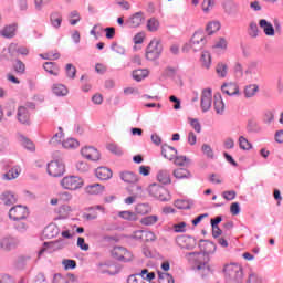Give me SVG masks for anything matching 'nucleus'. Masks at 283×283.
<instances>
[{
    "label": "nucleus",
    "instance_id": "nucleus-31",
    "mask_svg": "<svg viewBox=\"0 0 283 283\" xmlns=\"http://www.w3.org/2000/svg\"><path fill=\"white\" fill-rule=\"evenodd\" d=\"M157 180L161 182V185H170L171 176L168 170H159L157 174Z\"/></svg>",
    "mask_w": 283,
    "mask_h": 283
},
{
    "label": "nucleus",
    "instance_id": "nucleus-8",
    "mask_svg": "<svg viewBox=\"0 0 283 283\" xmlns=\"http://www.w3.org/2000/svg\"><path fill=\"white\" fill-rule=\"evenodd\" d=\"M30 216V211H28V207L25 206H14L9 210L10 220H25Z\"/></svg>",
    "mask_w": 283,
    "mask_h": 283
},
{
    "label": "nucleus",
    "instance_id": "nucleus-30",
    "mask_svg": "<svg viewBox=\"0 0 283 283\" xmlns=\"http://www.w3.org/2000/svg\"><path fill=\"white\" fill-rule=\"evenodd\" d=\"M66 245L67 242H65L63 239H59L51 243L44 242V247H50V249H53V251H61V249H65Z\"/></svg>",
    "mask_w": 283,
    "mask_h": 283
},
{
    "label": "nucleus",
    "instance_id": "nucleus-57",
    "mask_svg": "<svg viewBox=\"0 0 283 283\" xmlns=\"http://www.w3.org/2000/svg\"><path fill=\"white\" fill-rule=\"evenodd\" d=\"M273 120H275V115L273 114V112L266 111L263 115V123H265V125H271Z\"/></svg>",
    "mask_w": 283,
    "mask_h": 283
},
{
    "label": "nucleus",
    "instance_id": "nucleus-32",
    "mask_svg": "<svg viewBox=\"0 0 283 283\" xmlns=\"http://www.w3.org/2000/svg\"><path fill=\"white\" fill-rule=\"evenodd\" d=\"M214 111L217 114H224V101L220 94L214 95Z\"/></svg>",
    "mask_w": 283,
    "mask_h": 283
},
{
    "label": "nucleus",
    "instance_id": "nucleus-18",
    "mask_svg": "<svg viewBox=\"0 0 283 283\" xmlns=\"http://www.w3.org/2000/svg\"><path fill=\"white\" fill-rule=\"evenodd\" d=\"M0 200L6 207H12L17 203V196L10 191H6L1 195Z\"/></svg>",
    "mask_w": 283,
    "mask_h": 283
},
{
    "label": "nucleus",
    "instance_id": "nucleus-14",
    "mask_svg": "<svg viewBox=\"0 0 283 283\" xmlns=\"http://www.w3.org/2000/svg\"><path fill=\"white\" fill-rule=\"evenodd\" d=\"M17 118L21 125H30V112L25 106H19L17 112Z\"/></svg>",
    "mask_w": 283,
    "mask_h": 283
},
{
    "label": "nucleus",
    "instance_id": "nucleus-13",
    "mask_svg": "<svg viewBox=\"0 0 283 283\" xmlns=\"http://www.w3.org/2000/svg\"><path fill=\"white\" fill-rule=\"evenodd\" d=\"M0 247L3 251H12V249L19 247V239L14 237H6L1 240Z\"/></svg>",
    "mask_w": 283,
    "mask_h": 283
},
{
    "label": "nucleus",
    "instance_id": "nucleus-1",
    "mask_svg": "<svg viewBox=\"0 0 283 283\" xmlns=\"http://www.w3.org/2000/svg\"><path fill=\"white\" fill-rule=\"evenodd\" d=\"M200 242H205V253L202 252H187L185 259L191 264L195 271L200 273L201 277H207L213 273V268L209 264V253H216V243L209 240L201 239Z\"/></svg>",
    "mask_w": 283,
    "mask_h": 283
},
{
    "label": "nucleus",
    "instance_id": "nucleus-38",
    "mask_svg": "<svg viewBox=\"0 0 283 283\" xmlns=\"http://www.w3.org/2000/svg\"><path fill=\"white\" fill-rule=\"evenodd\" d=\"M223 10L226 12V14H234L238 6L235 4V2H233V0H226L223 3Z\"/></svg>",
    "mask_w": 283,
    "mask_h": 283
},
{
    "label": "nucleus",
    "instance_id": "nucleus-49",
    "mask_svg": "<svg viewBox=\"0 0 283 283\" xmlns=\"http://www.w3.org/2000/svg\"><path fill=\"white\" fill-rule=\"evenodd\" d=\"M218 30H220V22L214 21V22H209L207 28H206V32L211 35L214 32H218Z\"/></svg>",
    "mask_w": 283,
    "mask_h": 283
},
{
    "label": "nucleus",
    "instance_id": "nucleus-29",
    "mask_svg": "<svg viewBox=\"0 0 283 283\" xmlns=\"http://www.w3.org/2000/svg\"><path fill=\"white\" fill-rule=\"evenodd\" d=\"M172 176H175L177 180H185V178H191V172L185 168H177L174 170Z\"/></svg>",
    "mask_w": 283,
    "mask_h": 283
},
{
    "label": "nucleus",
    "instance_id": "nucleus-27",
    "mask_svg": "<svg viewBox=\"0 0 283 283\" xmlns=\"http://www.w3.org/2000/svg\"><path fill=\"white\" fill-rule=\"evenodd\" d=\"M103 191H105V186L101 184H93L86 187V192L91 196H98L99 193H103Z\"/></svg>",
    "mask_w": 283,
    "mask_h": 283
},
{
    "label": "nucleus",
    "instance_id": "nucleus-51",
    "mask_svg": "<svg viewBox=\"0 0 283 283\" xmlns=\"http://www.w3.org/2000/svg\"><path fill=\"white\" fill-rule=\"evenodd\" d=\"M175 207L177 209H191V203L189 200L178 199L175 201Z\"/></svg>",
    "mask_w": 283,
    "mask_h": 283
},
{
    "label": "nucleus",
    "instance_id": "nucleus-15",
    "mask_svg": "<svg viewBox=\"0 0 283 283\" xmlns=\"http://www.w3.org/2000/svg\"><path fill=\"white\" fill-rule=\"evenodd\" d=\"M221 92L228 96H238L240 94V87L235 83H224L221 86Z\"/></svg>",
    "mask_w": 283,
    "mask_h": 283
},
{
    "label": "nucleus",
    "instance_id": "nucleus-46",
    "mask_svg": "<svg viewBox=\"0 0 283 283\" xmlns=\"http://www.w3.org/2000/svg\"><path fill=\"white\" fill-rule=\"evenodd\" d=\"M239 147L240 149H243V150L253 149V145H251L249 139L245 138L244 136L239 137Z\"/></svg>",
    "mask_w": 283,
    "mask_h": 283
},
{
    "label": "nucleus",
    "instance_id": "nucleus-16",
    "mask_svg": "<svg viewBox=\"0 0 283 283\" xmlns=\"http://www.w3.org/2000/svg\"><path fill=\"white\" fill-rule=\"evenodd\" d=\"M259 28L263 30L265 36H275V28H273V24L266 19L259 20Z\"/></svg>",
    "mask_w": 283,
    "mask_h": 283
},
{
    "label": "nucleus",
    "instance_id": "nucleus-60",
    "mask_svg": "<svg viewBox=\"0 0 283 283\" xmlns=\"http://www.w3.org/2000/svg\"><path fill=\"white\" fill-rule=\"evenodd\" d=\"M76 169L81 174H85V172L90 171V165H87V163H85V161H78L76 164Z\"/></svg>",
    "mask_w": 283,
    "mask_h": 283
},
{
    "label": "nucleus",
    "instance_id": "nucleus-40",
    "mask_svg": "<svg viewBox=\"0 0 283 283\" xmlns=\"http://www.w3.org/2000/svg\"><path fill=\"white\" fill-rule=\"evenodd\" d=\"M118 217L123 218V220H129L130 222H136V220H138V216L135 212H132L129 210L120 211L118 213Z\"/></svg>",
    "mask_w": 283,
    "mask_h": 283
},
{
    "label": "nucleus",
    "instance_id": "nucleus-23",
    "mask_svg": "<svg viewBox=\"0 0 283 283\" xmlns=\"http://www.w3.org/2000/svg\"><path fill=\"white\" fill-rule=\"evenodd\" d=\"M43 69L52 76H59V73L61 72V69L54 62H45Z\"/></svg>",
    "mask_w": 283,
    "mask_h": 283
},
{
    "label": "nucleus",
    "instance_id": "nucleus-44",
    "mask_svg": "<svg viewBox=\"0 0 283 283\" xmlns=\"http://www.w3.org/2000/svg\"><path fill=\"white\" fill-rule=\"evenodd\" d=\"M14 229L19 231V233H25L28 231V222L24 220H13Z\"/></svg>",
    "mask_w": 283,
    "mask_h": 283
},
{
    "label": "nucleus",
    "instance_id": "nucleus-25",
    "mask_svg": "<svg viewBox=\"0 0 283 283\" xmlns=\"http://www.w3.org/2000/svg\"><path fill=\"white\" fill-rule=\"evenodd\" d=\"M258 92H260V86L258 84H249L244 87L243 94L245 98H253Z\"/></svg>",
    "mask_w": 283,
    "mask_h": 283
},
{
    "label": "nucleus",
    "instance_id": "nucleus-7",
    "mask_svg": "<svg viewBox=\"0 0 283 283\" xmlns=\"http://www.w3.org/2000/svg\"><path fill=\"white\" fill-rule=\"evenodd\" d=\"M190 49L195 52H200L205 45H207V36L202 31H197L193 33L189 42Z\"/></svg>",
    "mask_w": 283,
    "mask_h": 283
},
{
    "label": "nucleus",
    "instance_id": "nucleus-4",
    "mask_svg": "<svg viewBox=\"0 0 283 283\" xmlns=\"http://www.w3.org/2000/svg\"><path fill=\"white\" fill-rule=\"evenodd\" d=\"M148 193L153 198H157V200H160L161 202H167L170 200L169 191L165 189V187L158 185V184H151L148 187Z\"/></svg>",
    "mask_w": 283,
    "mask_h": 283
},
{
    "label": "nucleus",
    "instance_id": "nucleus-64",
    "mask_svg": "<svg viewBox=\"0 0 283 283\" xmlns=\"http://www.w3.org/2000/svg\"><path fill=\"white\" fill-rule=\"evenodd\" d=\"M127 283H145V281H143L142 276L137 273L129 275Z\"/></svg>",
    "mask_w": 283,
    "mask_h": 283
},
{
    "label": "nucleus",
    "instance_id": "nucleus-24",
    "mask_svg": "<svg viewBox=\"0 0 283 283\" xmlns=\"http://www.w3.org/2000/svg\"><path fill=\"white\" fill-rule=\"evenodd\" d=\"M159 220L160 218L157 214H150L143 217L139 222L144 227H154V224H156Z\"/></svg>",
    "mask_w": 283,
    "mask_h": 283
},
{
    "label": "nucleus",
    "instance_id": "nucleus-34",
    "mask_svg": "<svg viewBox=\"0 0 283 283\" xmlns=\"http://www.w3.org/2000/svg\"><path fill=\"white\" fill-rule=\"evenodd\" d=\"M135 211L139 216H147L148 213H151L153 209L149 203H138L135 208Z\"/></svg>",
    "mask_w": 283,
    "mask_h": 283
},
{
    "label": "nucleus",
    "instance_id": "nucleus-52",
    "mask_svg": "<svg viewBox=\"0 0 283 283\" xmlns=\"http://www.w3.org/2000/svg\"><path fill=\"white\" fill-rule=\"evenodd\" d=\"M65 72L67 78H76V66L74 64H66Z\"/></svg>",
    "mask_w": 283,
    "mask_h": 283
},
{
    "label": "nucleus",
    "instance_id": "nucleus-9",
    "mask_svg": "<svg viewBox=\"0 0 283 283\" xmlns=\"http://www.w3.org/2000/svg\"><path fill=\"white\" fill-rule=\"evenodd\" d=\"M112 255L115 260H119L122 262H129L132 260V252L123 247H115L112 250Z\"/></svg>",
    "mask_w": 283,
    "mask_h": 283
},
{
    "label": "nucleus",
    "instance_id": "nucleus-28",
    "mask_svg": "<svg viewBox=\"0 0 283 283\" xmlns=\"http://www.w3.org/2000/svg\"><path fill=\"white\" fill-rule=\"evenodd\" d=\"M200 63H201V66L205 70H210V67H211V53H209V51H203L201 53Z\"/></svg>",
    "mask_w": 283,
    "mask_h": 283
},
{
    "label": "nucleus",
    "instance_id": "nucleus-17",
    "mask_svg": "<svg viewBox=\"0 0 283 283\" xmlns=\"http://www.w3.org/2000/svg\"><path fill=\"white\" fill-rule=\"evenodd\" d=\"M161 155L167 160H174L176 158V156H178V150L167 144H164L161 146Z\"/></svg>",
    "mask_w": 283,
    "mask_h": 283
},
{
    "label": "nucleus",
    "instance_id": "nucleus-63",
    "mask_svg": "<svg viewBox=\"0 0 283 283\" xmlns=\"http://www.w3.org/2000/svg\"><path fill=\"white\" fill-rule=\"evenodd\" d=\"M14 70L18 74H23L25 72V64L21 60H17L14 64Z\"/></svg>",
    "mask_w": 283,
    "mask_h": 283
},
{
    "label": "nucleus",
    "instance_id": "nucleus-11",
    "mask_svg": "<svg viewBox=\"0 0 283 283\" xmlns=\"http://www.w3.org/2000/svg\"><path fill=\"white\" fill-rule=\"evenodd\" d=\"M212 101L213 96L211 94V88H205L201 93V109L203 113L209 112V109H211Z\"/></svg>",
    "mask_w": 283,
    "mask_h": 283
},
{
    "label": "nucleus",
    "instance_id": "nucleus-62",
    "mask_svg": "<svg viewBox=\"0 0 283 283\" xmlns=\"http://www.w3.org/2000/svg\"><path fill=\"white\" fill-rule=\"evenodd\" d=\"M30 256H20L17 261V269H25V264H28Z\"/></svg>",
    "mask_w": 283,
    "mask_h": 283
},
{
    "label": "nucleus",
    "instance_id": "nucleus-20",
    "mask_svg": "<svg viewBox=\"0 0 283 283\" xmlns=\"http://www.w3.org/2000/svg\"><path fill=\"white\" fill-rule=\"evenodd\" d=\"M132 76L134 81H137V83H140V81H144V78H147V76H149V70L147 69L134 70L132 73Z\"/></svg>",
    "mask_w": 283,
    "mask_h": 283
},
{
    "label": "nucleus",
    "instance_id": "nucleus-54",
    "mask_svg": "<svg viewBox=\"0 0 283 283\" xmlns=\"http://www.w3.org/2000/svg\"><path fill=\"white\" fill-rule=\"evenodd\" d=\"M41 59H44V61H57V59H61L60 53H52L49 52L46 54H40Z\"/></svg>",
    "mask_w": 283,
    "mask_h": 283
},
{
    "label": "nucleus",
    "instance_id": "nucleus-55",
    "mask_svg": "<svg viewBox=\"0 0 283 283\" xmlns=\"http://www.w3.org/2000/svg\"><path fill=\"white\" fill-rule=\"evenodd\" d=\"M21 145L24 146V148L28 149L29 151H34L35 149L34 143H32V140L25 137H21Z\"/></svg>",
    "mask_w": 283,
    "mask_h": 283
},
{
    "label": "nucleus",
    "instance_id": "nucleus-2",
    "mask_svg": "<svg viewBox=\"0 0 283 283\" xmlns=\"http://www.w3.org/2000/svg\"><path fill=\"white\" fill-rule=\"evenodd\" d=\"M223 271L227 283H242L244 280V271L242 270V265L238 263H230L226 265Z\"/></svg>",
    "mask_w": 283,
    "mask_h": 283
},
{
    "label": "nucleus",
    "instance_id": "nucleus-35",
    "mask_svg": "<svg viewBox=\"0 0 283 283\" xmlns=\"http://www.w3.org/2000/svg\"><path fill=\"white\" fill-rule=\"evenodd\" d=\"M20 174H21V167L14 166L7 174L3 175V178L6 180H14L15 178H19Z\"/></svg>",
    "mask_w": 283,
    "mask_h": 283
},
{
    "label": "nucleus",
    "instance_id": "nucleus-45",
    "mask_svg": "<svg viewBox=\"0 0 283 283\" xmlns=\"http://www.w3.org/2000/svg\"><path fill=\"white\" fill-rule=\"evenodd\" d=\"M106 149H108L111 154H115V156H123V148H120V146L117 144H107Z\"/></svg>",
    "mask_w": 283,
    "mask_h": 283
},
{
    "label": "nucleus",
    "instance_id": "nucleus-37",
    "mask_svg": "<svg viewBox=\"0 0 283 283\" xmlns=\"http://www.w3.org/2000/svg\"><path fill=\"white\" fill-rule=\"evenodd\" d=\"M52 92L55 96H67V87L63 84H54L52 86Z\"/></svg>",
    "mask_w": 283,
    "mask_h": 283
},
{
    "label": "nucleus",
    "instance_id": "nucleus-12",
    "mask_svg": "<svg viewBox=\"0 0 283 283\" xmlns=\"http://www.w3.org/2000/svg\"><path fill=\"white\" fill-rule=\"evenodd\" d=\"M145 21V13L143 11L136 12L126 20L125 25L128 28H140Z\"/></svg>",
    "mask_w": 283,
    "mask_h": 283
},
{
    "label": "nucleus",
    "instance_id": "nucleus-42",
    "mask_svg": "<svg viewBox=\"0 0 283 283\" xmlns=\"http://www.w3.org/2000/svg\"><path fill=\"white\" fill-rule=\"evenodd\" d=\"M78 140L75 138H67L66 140L62 142V146L64 149H76L78 147Z\"/></svg>",
    "mask_w": 283,
    "mask_h": 283
},
{
    "label": "nucleus",
    "instance_id": "nucleus-36",
    "mask_svg": "<svg viewBox=\"0 0 283 283\" xmlns=\"http://www.w3.org/2000/svg\"><path fill=\"white\" fill-rule=\"evenodd\" d=\"M217 76L219 78H227V74L229 72V66L222 62H219L216 66Z\"/></svg>",
    "mask_w": 283,
    "mask_h": 283
},
{
    "label": "nucleus",
    "instance_id": "nucleus-43",
    "mask_svg": "<svg viewBox=\"0 0 283 283\" xmlns=\"http://www.w3.org/2000/svg\"><path fill=\"white\" fill-rule=\"evenodd\" d=\"M44 235L46 238H56V235H59V228H56V226H48L44 229Z\"/></svg>",
    "mask_w": 283,
    "mask_h": 283
},
{
    "label": "nucleus",
    "instance_id": "nucleus-19",
    "mask_svg": "<svg viewBox=\"0 0 283 283\" xmlns=\"http://www.w3.org/2000/svg\"><path fill=\"white\" fill-rule=\"evenodd\" d=\"M95 176L98 178V180H109V178L113 176L112 169L107 167H98L95 170Z\"/></svg>",
    "mask_w": 283,
    "mask_h": 283
},
{
    "label": "nucleus",
    "instance_id": "nucleus-39",
    "mask_svg": "<svg viewBox=\"0 0 283 283\" xmlns=\"http://www.w3.org/2000/svg\"><path fill=\"white\" fill-rule=\"evenodd\" d=\"M159 28H160V21H158V19L150 18L147 21V30H148V32H158Z\"/></svg>",
    "mask_w": 283,
    "mask_h": 283
},
{
    "label": "nucleus",
    "instance_id": "nucleus-56",
    "mask_svg": "<svg viewBox=\"0 0 283 283\" xmlns=\"http://www.w3.org/2000/svg\"><path fill=\"white\" fill-rule=\"evenodd\" d=\"M261 130L262 128L260 127V125L256 124V122H253V120L248 122V132L258 134V132H261Z\"/></svg>",
    "mask_w": 283,
    "mask_h": 283
},
{
    "label": "nucleus",
    "instance_id": "nucleus-26",
    "mask_svg": "<svg viewBox=\"0 0 283 283\" xmlns=\"http://www.w3.org/2000/svg\"><path fill=\"white\" fill-rule=\"evenodd\" d=\"M120 179L128 185H134L138 180V176L132 171L120 172Z\"/></svg>",
    "mask_w": 283,
    "mask_h": 283
},
{
    "label": "nucleus",
    "instance_id": "nucleus-50",
    "mask_svg": "<svg viewBox=\"0 0 283 283\" xmlns=\"http://www.w3.org/2000/svg\"><path fill=\"white\" fill-rule=\"evenodd\" d=\"M188 120L190 123V126L197 134H200L202 132V125L200 124V120H198V118H188Z\"/></svg>",
    "mask_w": 283,
    "mask_h": 283
},
{
    "label": "nucleus",
    "instance_id": "nucleus-59",
    "mask_svg": "<svg viewBox=\"0 0 283 283\" xmlns=\"http://www.w3.org/2000/svg\"><path fill=\"white\" fill-rule=\"evenodd\" d=\"M4 109L7 111V116H13L14 112H17V105L13 102H10L6 105Z\"/></svg>",
    "mask_w": 283,
    "mask_h": 283
},
{
    "label": "nucleus",
    "instance_id": "nucleus-22",
    "mask_svg": "<svg viewBox=\"0 0 283 283\" xmlns=\"http://www.w3.org/2000/svg\"><path fill=\"white\" fill-rule=\"evenodd\" d=\"M0 34L4 39H13V36L17 34V24L4 27L3 30L0 31Z\"/></svg>",
    "mask_w": 283,
    "mask_h": 283
},
{
    "label": "nucleus",
    "instance_id": "nucleus-33",
    "mask_svg": "<svg viewBox=\"0 0 283 283\" xmlns=\"http://www.w3.org/2000/svg\"><path fill=\"white\" fill-rule=\"evenodd\" d=\"M248 34L250 39H258V36H260V29L258 28V23L255 21L249 23Z\"/></svg>",
    "mask_w": 283,
    "mask_h": 283
},
{
    "label": "nucleus",
    "instance_id": "nucleus-10",
    "mask_svg": "<svg viewBox=\"0 0 283 283\" xmlns=\"http://www.w3.org/2000/svg\"><path fill=\"white\" fill-rule=\"evenodd\" d=\"M81 154L86 160H92L93 163L101 160V153L92 146L82 148Z\"/></svg>",
    "mask_w": 283,
    "mask_h": 283
},
{
    "label": "nucleus",
    "instance_id": "nucleus-21",
    "mask_svg": "<svg viewBox=\"0 0 283 283\" xmlns=\"http://www.w3.org/2000/svg\"><path fill=\"white\" fill-rule=\"evenodd\" d=\"M51 25L55 28V30H59L61 28V23H63V15L59 11H54L50 15Z\"/></svg>",
    "mask_w": 283,
    "mask_h": 283
},
{
    "label": "nucleus",
    "instance_id": "nucleus-47",
    "mask_svg": "<svg viewBox=\"0 0 283 283\" xmlns=\"http://www.w3.org/2000/svg\"><path fill=\"white\" fill-rule=\"evenodd\" d=\"M158 282L159 283H175L174 276L169 273L158 272Z\"/></svg>",
    "mask_w": 283,
    "mask_h": 283
},
{
    "label": "nucleus",
    "instance_id": "nucleus-53",
    "mask_svg": "<svg viewBox=\"0 0 283 283\" xmlns=\"http://www.w3.org/2000/svg\"><path fill=\"white\" fill-rule=\"evenodd\" d=\"M63 128L59 127V133H56L55 135H53L52 139L50 140L51 145H57V143H61L63 140Z\"/></svg>",
    "mask_w": 283,
    "mask_h": 283
},
{
    "label": "nucleus",
    "instance_id": "nucleus-41",
    "mask_svg": "<svg viewBox=\"0 0 283 283\" xmlns=\"http://www.w3.org/2000/svg\"><path fill=\"white\" fill-rule=\"evenodd\" d=\"M214 7H216V0H203L201 3V9L205 14H209Z\"/></svg>",
    "mask_w": 283,
    "mask_h": 283
},
{
    "label": "nucleus",
    "instance_id": "nucleus-48",
    "mask_svg": "<svg viewBox=\"0 0 283 283\" xmlns=\"http://www.w3.org/2000/svg\"><path fill=\"white\" fill-rule=\"evenodd\" d=\"M201 151L207 156V158H210L211 160L216 158V155L213 154V148H211L209 144H203L201 146Z\"/></svg>",
    "mask_w": 283,
    "mask_h": 283
},
{
    "label": "nucleus",
    "instance_id": "nucleus-61",
    "mask_svg": "<svg viewBox=\"0 0 283 283\" xmlns=\"http://www.w3.org/2000/svg\"><path fill=\"white\" fill-rule=\"evenodd\" d=\"M245 283H262V277H260L255 273H250L248 279L245 280Z\"/></svg>",
    "mask_w": 283,
    "mask_h": 283
},
{
    "label": "nucleus",
    "instance_id": "nucleus-58",
    "mask_svg": "<svg viewBox=\"0 0 283 283\" xmlns=\"http://www.w3.org/2000/svg\"><path fill=\"white\" fill-rule=\"evenodd\" d=\"M62 264L66 271H69V269H76V261L71 259H64Z\"/></svg>",
    "mask_w": 283,
    "mask_h": 283
},
{
    "label": "nucleus",
    "instance_id": "nucleus-5",
    "mask_svg": "<svg viewBox=\"0 0 283 283\" xmlns=\"http://www.w3.org/2000/svg\"><path fill=\"white\" fill-rule=\"evenodd\" d=\"M46 171L53 178H61L65 174V164L61 159L52 160L48 164Z\"/></svg>",
    "mask_w": 283,
    "mask_h": 283
},
{
    "label": "nucleus",
    "instance_id": "nucleus-3",
    "mask_svg": "<svg viewBox=\"0 0 283 283\" xmlns=\"http://www.w3.org/2000/svg\"><path fill=\"white\" fill-rule=\"evenodd\" d=\"M163 54V44L159 40H151L148 46L146 48V59L147 61H156L157 59H160V55Z\"/></svg>",
    "mask_w": 283,
    "mask_h": 283
},
{
    "label": "nucleus",
    "instance_id": "nucleus-6",
    "mask_svg": "<svg viewBox=\"0 0 283 283\" xmlns=\"http://www.w3.org/2000/svg\"><path fill=\"white\" fill-rule=\"evenodd\" d=\"M61 185H62L63 189L76 191V189H81V187H83L84 182L81 177L67 176L61 180Z\"/></svg>",
    "mask_w": 283,
    "mask_h": 283
}]
</instances>
